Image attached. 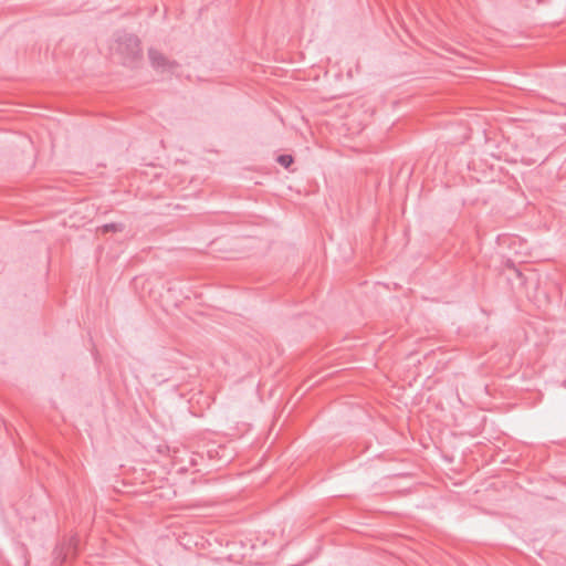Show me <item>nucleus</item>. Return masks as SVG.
Listing matches in <instances>:
<instances>
[{
	"label": "nucleus",
	"instance_id": "nucleus-1",
	"mask_svg": "<svg viewBox=\"0 0 566 566\" xmlns=\"http://www.w3.org/2000/svg\"><path fill=\"white\" fill-rule=\"evenodd\" d=\"M112 50L127 63L138 61L143 51L140 40L136 35L129 33L115 34Z\"/></svg>",
	"mask_w": 566,
	"mask_h": 566
},
{
	"label": "nucleus",
	"instance_id": "nucleus-3",
	"mask_svg": "<svg viewBox=\"0 0 566 566\" xmlns=\"http://www.w3.org/2000/svg\"><path fill=\"white\" fill-rule=\"evenodd\" d=\"M294 159L291 155H280L277 157V163L285 168H289L293 164Z\"/></svg>",
	"mask_w": 566,
	"mask_h": 566
},
{
	"label": "nucleus",
	"instance_id": "nucleus-2",
	"mask_svg": "<svg viewBox=\"0 0 566 566\" xmlns=\"http://www.w3.org/2000/svg\"><path fill=\"white\" fill-rule=\"evenodd\" d=\"M148 57L151 63V66L157 72H169L176 66V63L172 60H170L167 55H165L160 50L156 48H150L148 50Z\"/></svg>",
	"mask_w": 566,
	"mask_h": 566
}]
</instances>
